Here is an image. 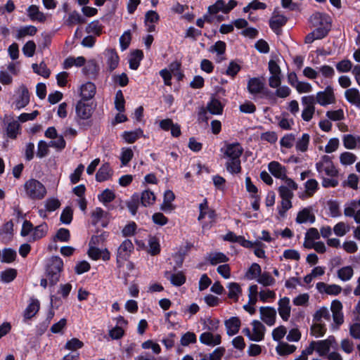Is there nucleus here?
<instances>
[{
  "label": "nucleus",
  "instance_id": "obj_11",
  "mask_svg": "<svg viewBox=\"0 0 360 360\" xmlns=\"http://www.w3.org/2000/svg\"><path fill=\"white\" fill-rule=\"evenodd\" d=\"M269 172L276 179L285 181L289 179L287 176V169L285 166L282 165L277 161H271L268 165Z\"/></svg>",
  "mask_w": 360,
  "mask_h": 360
},
{
  "label": "nucleus",
  "instance_id": "obj_45",
  "mask_svg": "<svg viewBox=\"0 0 360 360\" xmlns=\"http://www.w3.org/2000/svg\"><path fill=\"white\" fill-rule=\"evenodd\" d=\"M17 276V271L15 269H7L0 274L1 280L2 282L8 283L13 281Z\"/></svg>",
  "mask_w": 360,
  "mask_h": 360
},
{
  "label": "nucleus",
  "instance_id": "obj_2",
  "mask_svg": "<svg viewBox=\"0 0 360 360\" xmlns=\"http://www.w3.org/2000/svg\"><path fill=\"white\" fill-rule=\"evenodd\" d=\"M75 112V120L79 126L85 127L91 125L89 123H84V121L89 120L92 115L93 108L91 105L86 103L83 100H79L76 104Z\"/></svg>",
  "mask_w": 360,
  "mask_h": 360
},
{
  "label": "nucleus",
  "instance_id": "obj_42",
  "mask_svg": "<svg viewBox=\"0 0 360 360\" xmlns=\"http://www.w3.org/2000/svg\"><path fill=\"white\" fill-rule=\"evenodd\" d=\"M143 53L141 50L135 51L132 57L129 59V68L131 70H137L140 65V62L142 60Z\"/></svg>",
  "mask_w": 360,
  "mask_h": 360
},
{
  "label": "nucleus",
  "instance_id": "obj_14",
  "mask_svg": "<svg viewBox=\"0 0 360 360\" xmlns=\"http://www.w3.org/2000/svg\"><path fill=\"white\" fill-rule=\"evenodd\" d=\"M310 21L316 27H328V29L331 27V19L326 13H316L311 16Z\"/></svg>",
  "mask_w": 360,
  "mask_h": 360
},
{
  "label": "nucleus",
  "instance_id": "obj_26",
  "mask_svg": "<svg viewBox=\"0 0 360 360\" xmlns=\"http://www.w3.org/2000/svg\"><path fill=\"white\" fill-rule=\"evenodd\" d=\"M112 175V170L111 169L108 163H105L98 170L96 174V179L98 182H102L108 180Z\"/></svg>",
  "mask_w": 360,
  "mask_h": 360
},
{
  "label": "nucleus",
  "instance_id": "obj_59",
  "mask_svg": "<svg viewBox=\"0 0 360 360\" xmlns=\"http://www.w3.org/2000/svg\"><path fill=\"white\" fill-rule=\"evenodd\" d=\"M349 231V226L343 221L338 222L333 227L334 233L337 236L342 237Z\"/></svg>",
  "mask_w": 360,
  "mask_h": 360
},
{
  "label": "nucleus",
  "instance_id": "obj_33",
  "mask_svg": "<svg viewBox=\"0 0 360 360\" xmlns=\"http://www.w3.org/2000/svg\"><path fill=\"white\" fill-rule=\"evenodd\" d=\"M37 32V29L34 25H26L21 27L17 31L16 38L20 39L26 36H34Z\"/></svg>",
  "mask_w": 360,
  "mask_h": 360
},
{
  "label": "nucleus",
  "instance_id": "obj_31",
  "mask_svg": "<svg viewBox=\"0 0 360 360\" xmlns=\"http://www.w3.org/2000/svg\"><path fill=\"white\" fill-rule=\"evenodd\" d=\"M143 136V131L141 129H136L134 131H124L122 138L128 143H134L138 139Z\"/></svg>",
  "mask_w": 360,
  "mask_h": 360
},
{
  "label": "nucleus",
  "instance_id": "obj_49",
  "mask_svg": "<svg viewBox=\"0 0 360 360\" xmlns=\"http://www.w3.org/2000/svg\"><path fill=\"white\" fill-rule=\"evenodd\" d=\"M140 201V196L138 194H134L130 200L127 202V207L132 215L136 214Z\"/></svg>",
  "mask_w": 360,
  "mask_h": 360
},
{
  "label": "nucleus",
  "instance_id": "obj_27",
  "mask_svg": "<svg viewBox=\"0 0 360 360\" xmlns=\"http://www.w3.org/2000/svg\"><path fill=\"white\" fill-rule=\"evenodd\" d=\"M360 207V198L351 200L345 205L344 214L345 217H354L360 211L358 207Z\"/></svg>",
  "mask_w": 360,
  "mask_h": 360
},
{
  "label": "nucleus",
  "instance_id": "obj_22",
  "mask_svg": "<svg viewBox=\"0 0 360 360\" xmlns=\"http://www.w3.org/2000/svg\"><path fill=\"white\" fill-rule=\"evenodd\" d=\"M40 304L39 301L37 299L32 298L30 299V303L27 307L25 308L23 314V317L25 320H28L32 319L39 310Z\"/></svg>",
  "mask_w": 360,
  "mask_h": 360
},
{
  "label": "nucleus",
  "instance_id": "obj_17",
  "mask_svg": "<svg viewBox=\"0 0 360 360\" xmlns=\"http://www.w3.org/2000/svg\"><path fill=\"white\" fill-rule=\"evenodd\" d=\"M96 86L93 82H87L81 85L79 88V95L82 98L81 100L84 101H89L94 98L96 94Z\"/></svg>",
  "mask_w": 360,
  "mask_h": 360
},
{
  "label": "nucleus",
  "instance_id": "obj_54",
  "mask_svg": "<svg viewBox=\"0 0 360 360\" xmlns=\"http://www.w3.org/2000/svg\"><path fill=\"white\" fill-rule=\"evenodd\" d=\"M16 252L11 248H5L2 251L1 262L11 263L15 259Z\"/></svg>",
  "mask_w": 360,
  "mask_h": 360
},
{
  "label": "nucleus",
  "instance_id": "obj_8",
  "mask_svg": "<svg viewBox=\"0 0 360 360\" xmlns=\"http://www.w3.org/2000/svg\"><path fill=\"white\" fill-rule=\"evenodd\" d=\"M285 181V185L278 187V191L281 198L292 199L294 196L293 192L298 188V185L292 179H288Z\"/></svg>",
  "mask_w": 360,
  "mask_h": 360
},
{
  "label": "nucleus",
  "instance_id": "obj_1",
  "mask_svg": "<svg viewBox=\"0 0 360 360\" xmlns=\"http://www.w3.org/2000/svg\"><path fill=\"white\" fill-rule=\"evenodd\" d=\"M25 196L32 200H42L46 195L45 186L39 181L30 179L24 184Z\"/></svg>",
  "mask_w": 360,
  "mask_h": 360
},
{
  "label": "nucleus",
  "instance_id": "obj_62",
  "mask_svg": "<svg viewBox=\"0 0 360 360\" xmlns=\"http://www.w3.org/2000/svg\"><path fill=\"white\" fill-rule=\"evenodd\" d=\"M86 30L89 34H94L97 36H99L102 31V26L100 24L99 21L94 20L90 22L86 26Z\"/></svg>",
  "mask_w": 360,
  "mask_h": 360
},
{
  "label": "nucleus",
  "instance_id": "obj_37",
  "mask_svg": "<svg viewBox=\"0 0 360 360\" xmlns=\"http://www.w3.org/2000/svg\"><path fill=\"white\" fill-rule=\"evenodd\" d=\"M276 350L279 355L284 356L292 354L296 350V347L286 342H280Z\"/></svg>",
  "mask_w": 360,
  "mask_h": 360
},
{
  "label": "nucleus",
  "instance_id": "obj_52",
  "mask_svg": "<svg viewBox=\"0 0 360 360\" xmlns=\"http://www.w3.org/2000/svg\"><path fill=\"white\" fill-rule=\"evenodd\" d=\"M119 63V56L117 53L112 50L108 51L107 64L110 71L115 70Z\"/></svg>",
  "mask_w": 360,
  "mask_h": 360
},
{
  "label": "nucleus",
  "instance_id": "obj_61",
  "mask_svg": "<svg viewBox=\"0 0 360 360\" xmlns=\"http://www.w3.org/2000/svg\"><path fill=\"white\" fill-rule=\"evenodd\" d=\"M295 141V136L293 134H288L283 136L280 140L281 147L290 148Z\"/></svg>",
  "mask_w": 360,
  "mask_h": 360
},
{
  "label": "nucleus",
  "instance_id": "obj_40",
  "mask_svg": "<svg viewBox=\"0 0 360 360\" xmlns=\"http://www.w3.org/2000/svg\"><path fill=\"white\" fill-rule=\"evenodd\" d=\"M330 314L328 309L326 307H322L317 310L314 315L313 322L323 323L324 320L329 321Z\"/></svg>",
  "mask_w": 360,
  "mask_h": 360
},
{
  "label": "nucleus",
  "instance_id": "obj_20",
  "mask_svg": "<svg viewBox=\"0 0 360 360\" xmlns=\"http://www.w3.org/2000/svg\"><path fill=\"white\" fill-rule=\"evenodd\" d=\"M243 152L242 146L238 143H233L226 146L224 154L229 159H240Z\"/></svg>",
  "mask_w": 360,
  "mask_h": 360
},
{
  "label": "nucleus",
  "instance_id": "obj_30",
  "mask_svg": "<svg viewBox=\"0 0 360 360\" xmlns=\"http://www.w3.org/2000/svg\"><path fill=\"white\" fill-rule=\"evenodd\" d=\"M207 260L212 265L224 263L229 261V257L222 252H214L208 254Z\"/></svg>",
  "mask_w": 360,
  "mask_h": 360
},
{
  "label": "nucleus",
  "instance_id": "obj_43",
  "mask_svg": "<svg viewBox=\"0 0 360 360\" xmlns=\"http://www.w3.org/2000/svg\"><path fill=\"white\" fill-rule=\"evenodd\" d=\"M226 165L227 171L231 174H238L241 171L240 159H229Z\"/></svg>",
  "mask_w": 360,
  "mask_h": 360
},
{
  "label": "nucleus",
  "instance_id": "obj_25",
  "mask_svg": "<svg viewBox=\"0 0 360 360\" xmlns=\"http://www.w3.org/2000/svg\"><path fill=\"white\" fill-rule=\"evenodd\" d=\"M165 277L175 286H181L186 282V276L181 271L172 274L167 271L165 272Z\"/></svg>",
  "mask_w": 360,
  "mask_h": 360
},
{
  "label": "nucleus",
  "instance_id": "obj_41",
  "mask_svg": "<svg viewBox=\"0 0 360 360\" xmlns=\"http://www.w3.org/2000/svg\"><path fill=\"white\" fill-rule=\"evenodd\" d=\"M140 200L143 206L147 207L155 202V196L152 191L146 190L142 192Z\"/></svg>",
  "mask_w": 360,
  "mask_h": 360
},
{
  "label": "nucleus",
  "instance_id": "obj_32",
  "mask_svg": "<svg viewBox=\"0 0 360 360\" xmlns=\"http://www.w3.org/2000/svg\"><path fill=\"white\" fill-rule=\"evenodd\" d=\"M27 14L32 20L43 22L46 20L44 14L39 11V8L35 5H32L28 7Z\"/></svg>",
  "mask_w": 360,
  "mask_h": 360
},
{
  "label": "nucleus",
  "instance_id": "obj_24",
  "mask_svg": "<svg viewBox=\"0 0 360 360\" xmlns=\"http://www.w3.org/2000/svg\"><path fill=\"white\" fill-rule=\"evenodd\" d=\"M345 97L350 104L360 108V92L357 89H347L345 91Z\"/></svg>",
  "mask_w": 360,
  "mask_h": 360
},
{
  "label": "nucleus",
  "instance_id": "obj_39",
  "mask_svg": "<svg viewBox=\"0 0 360 360\" xmlns=\"http://www.w3.org/2000/svg\"><path fill=\"white\" fill-rule=\"evenodd\" d=\"M326 332V327L324 323L313 322L311 327V334L316 337L320 338L324 335Z\"/></svg>",
  "mask_w": 360,
  "mask_h": 360
},
{
  "label": "nucleus",
  "instance_id": "obj_55",
  "mask_svg": "<svg viewBox=\"0 0 360 360\" xmlns=\"http://www.w3.org/2000/svg\"><path fill=\"white\" fill-rule=\"evenodd\" d=\"M124 98L123 93L121 90L116 92L115 97V106L117 111L122 112L124 111Z\"/></svg>",
  "mask_w": 360,
  "mask_h": 360
},
{
  "label": "nucleus",
  "instance_id": "obj_35",
  "mask_svg": "<svg viewBox=\"0 0 360 360\" xmlns=\"http://www.w3.org/2000/svg\"><path fill=\"white\" fill-rule=\"evenodd\" d=\"M338 277L342 281H349L354 275V269L351 266H345L340 268L338 272Z\"/></svg>",
  "mask_w": 360,
  "mask_h": 360
},
{
  "label": "nucleus",
  "instance_id": "obj_12",
  "mask_svg": "<svg viewBox=\"0 0 360 360\" xmlns=\"http://www.w3.org/2000/svg\"><path fill=\"white\" fill-rule=\"evenodd\" d=\"M278 312L281 319L284 321H288L291 313L290 298L288 297L281 298L278 302Z\"/></svg>",
  "mask_w": 360,
  "mask_h": 360
},
{
  "label": "nucleus",
  "instance_id": "obj_46",
  "mask_svg": "<svg viewBox=\"0 0 360 360\" xmlns=\"http://www.w3.org/2000/svg\"><path fill=\"white\" fill-rule=\"evenodd\" d=\"M32 66L33 71L35 73L44 77V78H47L49 77L51 71L44 62H41L39 65L34 63Z\"/></svg>",
  "mask_w": 360,
  "mask_h": 360
},
{
  "label": "nucleus",
  "instance_id": "obj_50",
  "mask_svg": "<svg viewBox=\"0 0 360 360\" xmlns=\"http://www.w3.org/2000/svg\"><path fill=\"white\" fill-rule=\"evenodd\" d=\"M356 156L351 152H344L340 155V161L342 165H351L356 160Z\"/></svg>",
  "mask_w": 360,
  "mask_h": 360
},
{
  "label": "nucleus",
  "instance_id": "obj_19",
  "mask_svg": "<svg viewBox=\"0 0 360 360\" xmlns=\"http://www.w3.org/2000/svg\"><path fill=\"white\" fill-rule=\"evenodd\" d=\"M295 220L297 224H313L315 221V216L311 207H305L297 213Z\"/></svg>",
  "mask_w": 360,
  "mask_h": 360
},
{
  "label": "nucleus",
  "instance_id": "obj_57",
  "mask_svg": "<svg viewBox=\"0 0 360 360\" xmlns=\"http://www.w3.org/2000/svg\"><path fill=\"white\" fill-rule=\"evenodd\" d=\"M67 22L70 25L74 24H83L85 22V18L78 12L73 11L69 14Z\"/></svg>",
  "mask_w": 360,
  "mask_h": 360
},
{
  "label": "nucleus",
  "instance_id": "obj_6",
  "mask_svg": "<svg viewBox=\"0 0 360 360\" xmlns=\"http://www.w3.org/2000/svg\"><path fill=\"white\" fill-rule=\"evenodd\" d=\"M317 172L320 174H324L327 176L333 177L338 174L330 158L328 155L322 156L321 160L316 164Z\"/></svg>",
  "mask_w": 360,
  "mask_h": 360
},
{
  "label": "nucleus",
  "instance_id": "obj_23",
  "mask_svg": "<svg viewBox=\"0 0 360 360\" xmlns=\"http://www.w3.org/2000/svg\"><path fill=\"white\" fill-rule=\"evenodd\" d=\"M225 326L226 333L229 336H233L237 334L239 331L240 326V320L239 318L233 316L225 321Z\"/></svg>",
  "mask_w": 360,
  "mask_h": 360
},
{
  "label": "nucleus",
  "instance_id": "obj_63",
  "mask_svg": "<svg viewBox=\"0 0 360 360\" xmlns=\"http://www.w3.org/2000/svg\"><path fill=\"white\" fill-rule=\"evenodd\" d=\"M109 234L108 232L103 231L100 235L93 236L89 241V245H102L108 238Z\"/></svg>",
  "mask_w": 360,
  "mask_h": 360
},
{
  "label": "nucleus",
  "instance_id": "obj_28",
  "mask_svg": "<svg viewBox=\"0 0 360 360\" xmlns=\"http://www.w3.org/2000/svg\"><path fill=\"white\" fill-rule=\"evenodd\" d=\"M48 231V226L46 223H43L33 228L32 233L29 238L30 242L39 240L44 237Z\"/></svg>",
  "mask_w": 360,
  "mask_h": 360
},
{
  "label": "nucleus",
  "instance_id": "obj_60",
  "mask_svg": "<svg viewBox=\"0 0 360 360\" xmlns=\"http://www.w3.org/2000/svg\"><path fill=\"white\" fill-rule=\"evenodd\" d=\"M329 214L331 217L335 218L341 216L339 203L337 201L330 200L328 202Z\"/></svg>",
  "mask_w": 360,
  "mask_h": 360
},
{
  "label": "nucleus",
  "instance_id": "obj_13",
  "mask_svg": "<svg viewBox=\"0 0 360 360\" xmlns=\"http://www.w3.org/2000/svg\"><path fill=\"white\" fill-rule=\"evenodd\" d=\"M334 342L335 338L333 336H329L327 339L323 340L315 341V351L319 356H325L329 352L330 349Z\"/></svg>",
  "mask_w": 360,
  "mask_h": 360
},
{
  "label": "nucleus",
  "instance_id": "obj_58",
  "mask_svg": "<svg viewBox=\"0 0 360 360\" xmlns=\"http://www.w3.org/2000/svg\"><path fill=\"white\" fill-rule=\"evenodd\" d=\"M115 198L114 192L110 189L104 190L100 195H98V200L105 204L112 202Z\"/></svg>",
  "mask_w": 360,
  "mask_h": 360
},
{
  "label": "nucleus",
  "instance_id": "obj_5",
  "mask_svg": "<svg viewBox=\"0 0 360 360\" xmlns=\"http://www.w3.org/2000/svg\"><path fill=\"white\" fill-rule=\"evenodd\" d=\"M247 89L254 98H262L268 93L264 82L258 77L250 78L248 82Z\"/></svg>",
  "mask_w": 360,
  "mask_h": 360
},
{
  "label": "nucleus",
  "instance_id": "obj_56",
  "mask_svg": "<svg viewBox=\"0 0 360 360\" xmlns=\"http://www.w3.org/2000/svg\"><path fill=\"white\" fill-rule=\"evenodd\" d=\"M20 130V124L17 121H13L8 123L6 129L7 136L9 138L15 139Z\"/></svg>",
  "mask_w": 360,
  "mask_h": 360
},
{
  "label": "nucleus",
  "instance_id": "obj_47",
  "mask_svg": "<svg viewBox=\"0 0 360 360\" xmlns=\"http://www.w3.org/2000/svg\"><path fill=\"white\" fill-rule=\"evenodd\" d=\"M227 287L229 288L228 297L230 299L237 301L241 293V288L240 285L236 283H231Z\"/></svg>",
  "mask_w": 360,
  "mask_h": 360
},
{
  "label": "nucleus",
  "instance_id": "obj_51",
  "mask_svg": "<svg viewBox=\"0 0 360 360\" xmlns=\"http://www.w3.org/2000/svg\"><path fill=\"white\" fill-rule=\"evenodd\" d=\"M261 274V266L257 263H253L248 269L246 273V277L249 280L257 279Z\"/></svg>",
  "mask_w": 360,
  "mask_h": 360
},
{
  "label": "nucleus",
  "instance_id": "obj_16",
  "mask_svg": "<svg viewBox=\"0 0 360 360\" xmlns=\"http://www.w3.org/2000/svg\"><path fill=\"white\" fill-rule=\"evenodd\" d=\"M18 98L15 102V108L18 110L25 107L30 102V94L25 86H20L18 90Z\"/></svg>",
  "mask_w": 360,
  "mask_h": 360
},
{
  "label": "nucleus",
  "instance_id": "obj_3",
  "mask_svg": "<svg viewBox=\"0 0 360 360\" xmlns=\"http://www.w3.org/2000/svg\"><path fill=\"white\" fill-rule=\"evenodd\" d=\"M63 266V262L59 257L51 258L46 269L47 277L51 285H53L59 281Z\"/></svg>",
  "mask_w": 360,
  "mask_h": 360
},
{
  "label": "nucleus",
  "instance_id": "obj_38",
  "mask_svg": "<svg viewBox=\"0 0 360 360\" xmlns=\"http://www.w3.org/2000/svg\"><path fill=\"white\" fill-rule=\"evenodd\" d=\"M358 141H360V137H356L352 134H346L342 139L345 148L350 150L356 148Z\"/></svg>",
  "mask_w": 360,
  "mask_h": 360
},
{
  "label": "nucleus",
  "instance_id": "obj_9",
  "mask_svg": "<svg viewBox=\"0 0 360 360\" xmlns=\"http://www.w3.org/2000/svg\"><path fill=\"white\" fill-rule=\"evenodd\" d=\"M134 245L129 239H125L119 246L117 252V262L126 261L134 250Z\"/></svg>",
  "mask_w": 360,
  "mask_h": 360
},
{
  "label": "nucleus",
  "instance_id": "obj_7",
  "mask_svg": "<svg viewBox=\"0 0 360 360\" xmlns=\"http://www.w3.org/2000/svg\"><path fill=\"white\" fill-rule=\"evenodd\" d=\"M314 98L315 104L318 103L321 106H326L335 102L333 88L331 86H327L324 91L317 92Z\"/></svg>",
  "mask_w": 360,
  "mask_h": 360
},
{
  "label": "nucleus",
  "instance_id": "obj_48",
  "mask_svg": "<svg viewBox=\"0 0 360 360\" xmlns=\"http://www.w3.org/2000/svg\"><path fill=\"white\" fill-rule=\"evenodd\" d=\"M287 22V18L283 15L274 16L270 20V27L274 30H278L281 27L284 25Z\"/></svg>",
  "mask_w": 360,
  "mask_h": 360
},
{
  "label": "nucleus",
  "instance_id": "obj_21",
  "mask_svg": "<svg viewBox=\"0 0 360 360\" xmlns=\"http://www.w3.org/2000/svg\"><path fill=\"white\" fill-rule=\"evenodd\" d=\"M201 343L208 346H215L221 343V336L213 335L210 332L202 333L199 338Z\"/></svg>",
  "mask_w": 360,
  "mask_h": 360
},
{
  "label": "nucleus",
  "instance_id": "obj_18",
  "mask_svg": "<svg viewBox=\"0 0 360 360\" xmlns=\"http://www.w3.org/2000/svg\"><path fill=\"white\" fill-rule=\"evenodd\" d=\"M252 333L250 340L255 342H259L264 339V333L266 330L265 326L257 320H254L252 322Z\"/></svg>",
  "mask_w": 360,
  "mask_h": 360
},
{
  "label": "nucleus",
  "instance_id": "obj_29",
  "mask_svg": "<svg viewBox=\"0 0 360 360\" xmlns=\"http://www.w3.org/2000/svg\"><path fill=\"white\" fill-rule=\"evenodd\" d=\"M208 111L212 115H221L223 112L224 105L215 98H212L207 105Z\"/></svg>",
  "mask_w": 360,
  "mask_h": 360
},
{
  "label": "nucleus",
  "instance_id": "obj_53",
  "mask_svg": "<svg viewBox=\"0 0 360 360\" xmlns=\"http://www.w3.org/2000/svg\"><path fill=\"white\" fill-rule=\"evenodd\" d=\"M318 181L314 179H310L304 184L305 192L308 196H312L318 190Z\"/></svg>",
  "mask_w": 360,
  "mask_h": 360
},
{
  "label": "nucleus",
  "instance_id": "obj_64",
  "mask_svg": "<svg viewBox=\"0 0 360 360\" xmlns=\"http://www.w3.org/2000/svg\"><path fill=\"white\" fill-rule=\"evenodd\" d=\"M83 346L84 343L82 341L77 338H74L66 342L65 348L68 350L75 352L77 349L82 348Z\"/></svg>",
  "mask_w": 360,
  "mask_h": 360
},
{
  "label": "nucleus",
  "instance_id": "obj_10",
  "mask_svg": "<svg viewBox=\"0 0 360 360\" xmlns=\"http://www.w3.org/2000/svg\"><path fill=\"white\" fill-rule=\"evenodd\" d=\"M260 319L267 326H272L276 323V310L272 307H261L259 308Z\"/></svg>",
  "mask_w": 360,
  "mask_h": 360
},
{
  "label": "nucleus",
  "instance_id": "obj_44",
  "mask_svg": "<svg viewBox=\"0 0 360 360\" xmlns=\"http://www.w3.org/2000/svg\"><path fill=\"white\" fill-rule=\"evenodd\" d=\"M257 281L263 286H271L275 284L276 280L269 272H263L257 278Z\"/></svg>",
  "mask_w": 360,
  "mask_h": 360
},
{
  "label": "nucleus",
  "instance_id": "obj_34",
  "mask_svg": "<svg viewBox=\"0 0 360 360\" xmlns=\"http://www.w3.org/2000/svg\"><path fill=\"white\" fill-rule=\"evenodd\" d=\"M148 252L150 255H157L160 252V245L158 238L155 236H150L148 241Z\"/></svg>",
  "mask_w": 360,
  "mask_h": 360
},
{
  "label": "nucleus",
  "instance_id": "obj_36",
  "mask_svg": "<svg viewBox=\"0 0 360 360\" xmlns=\"http://www.w3.org/2000/svg\"><path fill=\"white\" fill-rule=\"evenodd\" d=\"M310 136L308 134H303L300 138L297 139L295 143V148L297 151L304 153L308 149Z\"/></svg>",
  "mask_w": 360,
  "mask_h": 360
},
{
  "label": "nucleus",
  "instance_id": "obj_4",
  "mask_svg": "<svg viewBox=\"0 0 360 360\" xmlns=\"http://www.w3.org/2000/svg\"><path fill=\"white\" fill-rule=\"evenodd\" d=\"M303 106L301 117L305 122H309L315 113V98L314 95L304 96L301 98Z\"/></svg>",
  "mask_w": 360,
  "mask_h": 360
},
{
  "label": "nucleus",
  "instance_id": "obj_15",
  "mask_svg": "<svg viewBox=\"0 0 360 360\" xmlns=\"http://www.w3.org/2000/svg\"><path fill=\"white\" fill-rule=\"evenodd\" d=\"M89 248L88 250L89 257L94 259L98 260L102 259L104 261H108L110 258V252L107 249L101 250L98 248V245H89Z\"/></svg>",
  "mask_w": 360,
  "mask_h": 360
}]
</instances>
